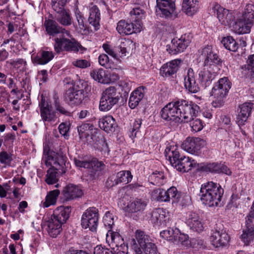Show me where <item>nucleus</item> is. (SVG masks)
<instances>
[{"label":"nucleus","mask_w":254,"mask_h":254,"mask_svg":"<svg viewBox=\"0 0 254 254\" xmlns=\"http://www.w3.org/2000/svg\"><path fill=\"white\" fill-rule=\"evenodd\" d=\"M200 111L199 107L195 103L186 100L180 99L168 103L161 110V118L166 122L188 123L195 132L201 130L203 123L199 119L194 120Z\"/></svg>","instance_id":"nucleus-1"},{"label":"nucleus","mask_w":254,"mask_h":254,"mask_svg":"<svg viewBox=\"0 0 254 254\" xmlns=\"http://www.w3.org/2000/svg\"><path fill=\"white\" fill-rule=\"evenodd\" d=\"M224 190L219 184L208 182L201 185L199 196L203 204L209 207L220 205Z\"/></svg>","instance_id":"nucleus-2"},{"label":"nucleus","mask_w":254,"mask_h":254,"mask_svg":"<svg viewBox=\"0 0 254 254\" xmlns=\"http://www.w3.org/2000/svg\"><path fill=\"white\" fill-rule=\"evenodd\" d=\"M71 212L70 207L60 206L54 211L51 218L45 223V227L49 236L56 238L62 232V225L67 220Z\"/></svg>","instance_id":"nucleus-3"},{"label":"nucleus","mask_w":254,"mask_h":254,"mask_svg":"<svg viewBox=\"0 0 254 254\" xmlns=\"http://www.w3.org/2000/svg\"><path fill=\"white\" fill-rule=\"evenodd\" d=\"M231 86V82L228 77H223L219 79L211 92V95L215 99L212 102L213 107L217 108L223 105L224 99L226 97Z\"/></svg>","instance_id":"nucleus-4"},{"label":"nucleus","mask_w":254,"mask_h":254,"mask_svg":"<svg viewBox=\"0 0 254 254\" xmlns=\"http://www.w3.org/2000/svg\"><path fill=\"white\" fill-rule=\"evenodd\" d=\"M152 197L161 202H167L172 199L173 202L179 203L181 205H184L183 197L188 199L189 196L185 195L184 194L179 192L176 188L172 187L167 190L162 189H157L153 190L151 192Z\"/></svg>","instance_id":"nucleus-5"},{"label":"nucleus","mask_w":254,"mask_h":254,"mask_svg":"<svg viewBox=\"0 0 254 254\" xmlns=\"http://www.w3.org/2000/svg\"><path fill=\"white\" fill-rule=\"evenodd\" d=\"M120 93L113 86L107 88L102 93L99 103V110L107 112L117 104L120 99Z\"/></svg>","instance_id":"nucleus-6"},{"label":"nucleus","mask_w":254,"mask_h":254,"mask_svg":"<svg viewBox=\"0 0 254 254\" xmlns=\"http://www.w3.org/2000/svg\"><path fill=\"white\" fill-rule=\"evenodd\" d=\"M87 84L85 82L77 83L66 92L65 99L68 104L77 106L80 104L86 96Z\"/></svg>","instance_id":"nucleus-7"},{"label":"nucleus","mask_w":254,"mask_h":254,"mask_svg":"<svg viewBox=\"0 0 254 254\" xmlns=\"http://www.w3.org/2000/svg\"><path fill=\"white\" fill-rule=\"evenodd\" d=\"M66 157L61 153H56L50 151L46 147L44 148V155L42 161L47 167H54L58 170H61L63 173L65 172Z\"/></svg>","instance_id":"nucleus-8"},{"label":"nucleus","mask_w":254,"mask_h":254,"mask_svg":"<svg viewBox=\"0 0 254 254\" xmlns=\"http://www.w3.org/2000/svg\"><path fill=\"white\" fill-rule=\"evenodd\" d=\"M155 12L158 17L167 19H174L178 15L174 0H157Z\"/></svg>","instance_id":"nucleus-9"},{"label":"nucleus","mask_w":254,"mask_h":254,"mask_svg":"<svg viewBox=\"0 0 254 254\" xmlns=\"http://www.w3.org/2000/svg\"><path fill=\"white\" fill-rule=\"evenodd\" d=\"M55 51L57 53L62 51L77 53L79 50L85 49L74 38H66L62 35L61 37L55 39L54 45Z\"/></svg>","instance_id":"nucleus-10"},{"label":"nucleus","mask_w":254,"mask_h":254,"mask_svg":"<svg viewBox=\"0 0 254 254\" xmlns=\"http://www.w3.org/2000/svg\"><path fill=\"white\" fill-rule=\"evenodd\" d=\"M99 220L98 210L95 207L88 208L83 213L81 219V225L83 228H88L91 231L97 229Z\"/></svg>","instance_id":"nucleus-11"},{"label":"nucleus","mask_w":254,"mask_h":254,"mask_svg":"<svg viewBox=\"0 0 254 254\" xmlns=\"http://www.w3.org/2000/svg\"><path fill=\"white\" fill-rule=\"evenodd\" d=\"M106 240L109 246L117 248L116 254H128L127 245L125 244L124 239L118 232L108 230Z\"/></svg>","instance_id":"nucleus-12"},{"label":"nucleus","mask_w":254,"mask_h":254,"mask_svg":"<svg viewBox=\"0 0 254 254\" xmlns=\"http://www.w3.org/2000/svg\"><path fill=\"white\" fill-rule=\"evenodd\" d=\"M190 43L189 36L184 34L180 38H175L172 39L171 43L166 46V50L170 54L176 55L184 52Z\"/></svg>","instance_id":"nucleus-13"},{"label":"nucleus","mask_w":254,"mask_h":254,"mask_svg":"<svg viewBox=\"0 0 254 254\" xmlns=\"http://www.w3.org/2000/svg\"><path fill=\"white\" fill-rule=\"evenodd\" d=\"M186 223L190 230L200 233L204 229L202 217L194 211H189L186 214Z\"/></svg>","instance_id":"nucleus-14"},{"label":"nucleus","mask_w":254,"mask_h":254,"mask_svg":"<svg viewBox=\"0 0 254 254\" xmlns=\"http://www.w3.org/2000/svg\"><path fill=\"white\" fill-rule=\"evenodd\" d=\"M201 56L204 59V65L209 66L211 65H220L221 64L222 60L218 55L214 52L211 46L207 45L199 51Z\"/></svg>","instance_id":"nucleus-15"},{"label":"nucleus","mask_w":254,"mask_h":254,"mask_svg":"<svg viewBox=\"0 0 254 254\" xmlns=\"http://www.w3.org/2000/svg\"><path fill=\"white\" fill-rule=\"evenodd\" d=\"M214 12L216 14L220 22L225 26H231L235 20V16L228 9L216 4L213 7Z\"/></svg>","instance_id":"nucleus-16"},{"label":"nucleus","mask_w":254,"mask_h":254,"mask_svg":"<svg viewBox=\"0 0 254 254\" xmlns=\"http://www.w3.org/2000/svg\"><path fill=\"white\" fill-rule=\"evenodd\" d=\"M198 168L204 172L212 174L224 173L227 175L231 174L230 170L224 164L218 162L207 163L200 164Z\"/></svg>","instance_id":"nucleus-17"},{"label":"nucleus","mask_w":254,"mask_h":254,"mask_svg":"<svg viewBox=\"0 0 254 254\" xmlns=\"http://www.w3.org/2000/svg\"><path fill=\"white\" fill-rule=\"evenodd\" d=\"M205 144V141L200 137L187 138L182 143V148L192 154L197 153Z\"/></svg>","instance_id":"nucleus-18"},{"label":"nucleus","mask_w":254,"mask_h":254,"mask_svg":"<svg viewBox=\"0 0 254 254\" xmlns=\"http://www.w3.org/2000/svg\"><path fill=\"white\" fill-rule=\"evenodd\" d=\"M230 238L228 234L223 230L212 231L210 237V242L215 248L224 247L228 245Z\"/></svg>","instance_id":"nucleus-19"},{"label":"nucleus","mask_w":254,"mask_h":254,"mask_svg":"<svg viewBox=\"0 0 254 254\" xmlns=\"http://www.w3.org/2000/svg\"><path fill=\"white\" fill-rule=\"evenodd\" d=\"M40 115L44 122H54L57 119L56 112L52 110L51 105L42 98L39 103Z\"/></svg>","instance_id":"nucleus-20"},{"label":"nucleus","mask_w":254,"mask_h":254,"mask_svg":"<svg viewBox=\"0 0 254 254\" xmlns=\"http://www.w3.org/2000/svg\"><path fill=\"white\" fill-rule=\"evenodd\" d=\"M169 220V212L165 209L158 208L152 211L150 221L154 225L160 226L166 225Z\"/></svg>","instance_id":"nucleus-21"},{"label":"nucleus","mask_w":254,"mask_h":254,"mask_svg":"<svg viewBox=\"0 0 254 254\" xmlns=\"http://www.w3.org/2000/svg\"><path fill=\"white\" fill-rule=\"evenodd\" d=\"M185 88L190 92L196 93L199 91V87L196 82L195 73L191 68L188 69L187 74L184 77Z\"/></svg>","instance_id":"nucleus-22"},{"label":"nucleus","mask_w":254,"mask_h":254,"mask_svg":"<svg viewBox=\"0 0 254 254\" xmlns=\"http://www.w3.org/2000/svg\"><path fill=\"white\" fill-rule=\"evenodd\" d=\"M83 194V191L79 186L72 184L66 186L62 191L64 198L66 201L81 197Z\"/></svg>","instance_id":"nucleus-23"},{"label":"nucleus","mask_w":254,"mask_h":254,"mask_svg":"<svg viewBox=\"0 0 254 254\" xmlns=\"http://www.w3.org/2000/svg\"><path fill=\"white\" fill-rule=\"evenodd\" d=\"M140 25H135L133 23L121 20L117 24V30L122 35H130L140 31Z\"/></svg>","instance_id":"nucleus-24"},{"label":"nucleus","mask_w":254,"mask_h":254,"mask_svg":"<svg viewBox=\"0 0 254 254\" xmlns=\"http://www.w3.org/2000/svg\"><path fill=\"white\" fill-rule=\"evenodd\" d=\"M181 63V60L176 59L164 64L160 68V74L165 77L171 76L177 72Z\"/></svg>","instance_id":"nucleus-25"},{"label":"nucleus","mask_w":254,"mask_h":254,"mask_svg":"<svg viewBox=\"0 0 254 254\" xmlns=\"http://www.w3.org/2000/svg\"><path fill=\"white\" fill-rule=\"evenodd\" d=\"M240 112L237 118V122L241 126L247 121L253 108V104L249 102L244 103L240 106Z\"/></svg>","instance_id":"nucleus-26"},{"label":"nucleus","mask_w":254,"mask_h":254,"mask_svg":"<svg viewBox=\"0 0 254 254\" xmlns=\"http://www.w3.org/2000/svg\"><path fill=\"white\" fill-rule=\"evenodd\" d=\"M165 155L171 165L175 168L178 165V162L181 157L178 147L176 145H171L166 147L165 150Z\"/></svg>","instance_id":"nucleus-27"},{"label":"nucleus","mask_w":254,"mask_h":254,"mask_svg":"<svg viewBox=\"0 0 254 254\" xmlns=\"http://www.w3.org/2000/svg\"><path fill=\"white\" fill-rule=\"evenodd\" d=\"M199 166L194 160H191L189 157L182 156L178 162V165H176L175 168L180 172H187L192 168H198Z\"/></svg>","instance_id":"nucleus-28"},{"label":"nucleus","mask_w":254,"mask_h":254,"mask_svg":"<svg viewBox=\"0 0 254 254\" xmlns=\"http://www.w3.org/2000/svg\"><path fill=\"white\" fill-rule=\"evenodd\" d=\"M252 24L245 20L242 16L233 24V28L235 33L239 34L249 33L251 31Z\"/></svg>","instance_id":"nucleus-29"},{"label":"nucleus","mask_w":254,"mask_h":254,"mask_svg":"<svg viewBox=\"0 0 254 254\" xmlns=\"http://www.w3.org/2000/svg\"><path fill=\"white\" fill-rule=\"evenodd\" d=\"M208 66H205L198 73L199 80L204 87L208 86L214 79L215 73L211 72Z\"/></svg>","instance_id":"nucleus-30"},{"label":"nucleus","mask_w":254,"mask_h":254,"mask_svg":"<svg viewBox=\"0 0 254 254\" xmlns=\"http://www.w3.org/2000/svg\"><path fill=\"white\" fill-rule=\"evenodd\" d=\"M144 88L140 86L134 90L130 94L128 105L131 109L136 107L144 96Z\"/></svg>","instance_id":"nucleus-31"},{"label":"nucleus","mask_w":254,"mask_h":254,"mask_svg":"<svg viewBox=\"0 0 254 254\" xmlns=\"http://www.w3.org/2000/svg\"><path fill=\"white\" fill-rule=\"evenodd\" d=\"M54 56L52 51L41 50L33 59V61L36 64L45 65L52 61Z\"/></svg>","instance_id":"nucleus-32"},{"label":"nucleus","mask_w":254,"mask_h":254,"mask_svg":"<svg viewBox=\"0 0 254 254\" xmlns=\"http://www.w3.org/2000/svg\"><path fill=\"white\" fill-rule=\"evenodd\" d=\"M98 125L101 129L107 132L114 131L116 126L115 120L111 116H106L100 119Z\"/></svg>","instance_id":"nucleus-33"},{"label":"nucleus","mask_w":254,"mask_h":254,"mask_svg":"<svg viewBox=\"0 0 254 254\" xmlns=\"http://www.w3.org/2000/svg\"><path fill=\"white\" fill-rule=\"evenodd\" d=\"M100 12L96 5L91 6L89 9V16L88 21L94 27L95 30L100 28Z\"/></svg>","instance_id":"nucleus-34"},{"label":"nucleus","mask_w":254,"mask_h":254,"mask_svg":"<svg viewBox=\"0 0 254 254\" xmlns=\"http://www.w3.org/2000/svg\"><path fill=\"white\" fill-rule=\"evenodd\" d=\"M133 46L132 41L126 39H121L118 41L115 50L120 57L127 56V53H128L131 46Z\"/></svg>","instance_id":"nucleus-35"},{"label":"nucleus","mask_w":254,"mask_h":254,"mask_svg":"<svg viewBox=\"0 0 254 254\" xmlns=\"http://www.w3.org/2000/svg\"><path fill=\"white\" fill-rule=\"evenodd\" d=\"M135 237V239L134 240L136 242H137V245L142 249L153 242V240L149 236L139 230L136 231Z\"/></svg>","instance_id":"nucleus-36"},{"label":"nucleus","mask_w":254,"mask_h":254,"mask_svg":"<svg viewBox=\"0 0 254 254\" xmlns=\"http://www.w3.org/2000/svg\"><path fill=\"white\" fill-rule=\"evenodd\" d=\"M182 10L188 15H193L198 10L197 0H183Z\"/></svg>","instance_id":"nucleus-37"},{"label":"nucleus","mask_w":254,"mask_h":254,"mask_svg":"<svg viewBox=\"0 0 254 254\" xmlns=\"http://www.w3.org/2000/svg\"><path fill=\"white\" fill-rule=\"evenodd\" d=\"M147 202L142 198H135L127 205L129 212L131 213L143 211L146 206Z\"/></svg>","instance_id":"nucleus-38"},{"label":"nucleus","mask_w":254,"mask_h":254,"mask_svg":"<svg viewBox=\"0 0 254 254\" xmlns=\"http://www.w3.org/2000/svg\"><path fill=\"white\" fill-rule=\"evenodd\" d=\"M45 25L47 33L53 36L60 32H63V30H65L64 28L60 26L57 22L53 20H46Z\"/></svg>","instance_id":"nucleus-39"},{"label":"nucleus","mask_w":254,"mask_h":254,"mask_svg":"<svg viewBox=\"0 0 254 254\" xmlns=\"http://www.w3.org/2000/svg\"><path fill=\"white\" fill-rule=\"evenodd\" d=\"M55 17L57 21L63 26H69L72 23V17L68 10L65 9L60 13L56 14Z\"/></svg>","instance_id":"nucleus-40"},{"label":"nucleus","mask_w":254,"mask_h":254,"mask_svg":"<svg viewBox=\"0 0 254 254\" xmlns=\"http://www.w3.org/2000/svg\"><path fill=\"white\" fill-rule=\"evenodd\" d=\"M60 193L59 190H55L49 191L45 198V201L43 203L44 207H48L51 205H55Z\"/></svg>","instance_id":"nucleus-41"},{"label":"nucleus","mask_w":254,"mask_h":254,"mask_svg":"<svg viewBox=\"0 0 254 254\" xmlns=\"http://www.w3.org/2000/svg\"><path fill=\"white\" fill-rule=\"evenodd\" d=\"M224 47L228 50L236 52L239 48V44L232 36L224 37L221 41Z\"/></svg>","instance_id":"nucleus-42"},{"label":"nucleus","mask_w":254,"mask_h":254,"mask_svg":"<svg viewBox=\"0 0 254 254\" xmlns=\"http://www.w3.org/2000/svg\"><path fill=\"white\" fill-rule=\"evenodd\" d=\"M58 169L54 167L50 168L47 171L45 182L48 185H53L57 183L59 181Z\"/></svg>","instance_id":"nucleus-43"},{"label":"nucleus","mask_w":254,"mask_h":254,"mask_svg":"<svg viewBox=\"0 0 254 254\" xmlns=\"http://www.w3.org/2000/svg\"><path fill=\"white\" fill-rule=\"evenodd\" d=\"M149 179L152 181V184L161 186L165 183V177L164 173L161 171H155L149 176Z\"/></svg>","instance_id":"nucleus-44"},{"label":"nucleus","mask_w":254,"mask_h":254,"mask_svg":"<svg viewBox=\"0 0 254 254\" xmlns=\"http://www.w3.org/2000/svg\"><path fill=\"white\" fill-rule=\"evenodd\" d=\"M245 20L253 24L254 22V5L251 3L247 4L242 14Z\"/></svg>","instance_id":"nucleus-45"},{"label":"nucleus","mask_w":254,"mask_h":254,"mask_svg":"<svg viewBox=\"0 0 254 254\" xmlns=\"http://www.w3.org/2000/svg\"><path fill=\"white\" fill-rule=\"evenodd\" d=\"M132 179V175L129 171H121L118 172L116 176V184L125 183L127 184Z\"/></svg>","instance_id":"nucleus-46"},{"label":"nucleus","mask_w":254,"mask_h":254,"mask_svg":"<svg viewBox=\"0 0 254 254\" xmlns=\"http://www.w3.org/2000/svg\"><path fill=\"white\" fill-rule=\"evenodd\" d=\"M90 75L95 80L100 83H107L105 71L102 68L92 70L90 72Z\"/></svg>","instance_id":"nucleus-47"},{"label":"nucleus","mask_w":254,"mask_h":254,"mask_svg":"<svg viewBox=\"0 0 254 254\" xmlns=\"http://www.w3.org/2000/svg\"><path fill=\"white\" fill-rule=\"evenodd\" d=\"M241 238L245 245H249L254 240V229L246 227V228L243 230Z\"/></svg>","instance_id":"nucleus-48"},{"label":"nucleus","mask_w":254,"mask_h":254,"mask_svg":"<svg viewBox=\"0 0 254 254\" xmlns=\"http://www.w3.org/2000/svg\"><path fill=\"white\" fill-rule=\"evenodd\" d=\"M174 238V241H173L174 243L184 246L190 244L189 236L186 234L180 233L178 230L176 231Z\"/></svg>","instance_id":"nucleus-49"},{"label":"nucleus","mask_w":254,"mask_h":254,"mask_svg":"<svg viewBox=\"0 0 254 254\" xmlns=\"http://www.w3.org/2000/svg\"><path fill=\"white\" fill-rule=\"evenodd\" d=\"M93 128V126L90 124H83L77 127L78 132L80 137H86L89 136Z\"/></svg>","instance_id":"nucleus-50"},{"label":"nucleus","mask_w":254,"mask_h":254,"mask_svg":"<svg viewBox=\"0 0 254 254\" xmlns=\"http://www.w3.org/2000/svg\"><path fill=\"white\" fill-rule=\"evenodd\" d=\"M12 155L6 151L0 152V162L6 166H10L12 161Z\"/></svg>","instance_id":"nucleus-51"},{"label":"nucleus","mask_w":254,"mask_h":254,"mask_svg":"<svg viewBox=\"0 0 254 254\" xmlns=\"http://www.w3.org/2000/svg\"><path fill=\"white\" fill-rule=\"evenodd\" d=\"M99 64L106 68H113V64L110 61L108 56L105 54H101L98 57Z\"/></svg>","instance_id":"nucleus-52"},{"label":"nucleus","mask_w":254,"mask_h":254,"mask_svg":"<svg viewBox=\"0 0 254 254\" xmlns=\"http://www.w3.org/2000/svg\"><path fill=\"white\" fill-rule=\"evenodd\" d=\"M246 227L254 229V202L253 203L248 215L246 217Z\"/></svg>","instance_id":"nucleus-53"},{"label":"nucleus","mask_w":254,"mask_h":254,"mask_svg":"<svg viewBox=\"0 0 254 254\" xmlns=\"http://www.w3.org/2000/svg\"><path fill=\"white\" fill-rule=\"evenodd\" d=\"M142 121L141 119H137L134 121L129 134V136L132 138L136 136V134L139 131L142 124Z\"/></svg>","instance_id":"nucleus-54"},{"label":"nucleus","mask_w":254,"mask_h":254,"mask_svg":"<svg viewBox=\"0 0 254 254\" xmlns=\"http://www.w3.org/2000/svg\"><path fill=\"white\" fill-rule=\"evenodd\" d=\"M175 233L176 232L173 229L169 228L161 231L160 232V236L165 240L173 242L174 241Z\"/></svg>","instance_id":"nucleus-55"},{"label":"nucleus","mask_w":254,"mask_h":254,"mask_svg":"<svg viewBox=\"0 0 254 254\" xmlns=\"http://www.w3.org/2000/svg\"><path fill=\"white\" fill-rule=\"evenodd\" d=\"M74 14L79 28L81 29H85L86 27L85 24V18L82 13L80 12L78 8H75Z\"/></svg>","instance_id":"nucleus-56"},{"label":"nucleus","mask_w":254,"mask_h":254,"mask_svg":"<svg viewBox=\"0 0 254 254\" xmlns=\"http://www.w3.org/2000/svg\"><path fill=\"white\" fill-rule=\"evenodd\" d=\"M130 16L135 17L136 21L142 19L144 16V11L140 6H136L130 11Z\"/></svg>","instance_id":"nucleus-57"},{"label":"nucleus","mask_w":254,"mask_h":254,"mask_svg":"<svg viewBox=\"0 0 254 254\" xmlns=\"http://www.w3.org/2000/svg\"><path fill=\"white\" fill-rule=\"evenodd\" d=\"M103 221L106 227L111 230L113 226L114 225L113 216L109 212H107L103 217Z\"/></svg>","instance_id":"nucleus-58"},{"label":"nucleus","mask_w":254,"mask_h":254,"mask_svg":"<svg viewBox=\"0 0 254 254\" xmlns=\"http://www.w3.org/2000/svg\"><path fill=\"white\" fill-rule=\"evenodd\" d=\"M90 165H91V168H92L95 171L94 173L95 175L96 174L97 172L101 171L104 170L105 167V164L102 162L99 161L95 159L90 160Z\"/></svg>","instance_id":"nucleus-59"},{"label":"nucleus","mask_w":254,"mask_h":254,"mask_svg":"<svg viewBox=\"0 0 254 254\" xmlns=\"http://www.w3.org/2000/svg\"><path fill=\"white\" fill-rule=\"evenodd\" d=\"M54 107L55 110L60 114L65 116L70 115V112L61 105L58 99H55Z\"/></svg>","instance_id":"nucleus-60"},{"label":"nucleus","mask_w":254,"mask_h":254,"mask_svg":"<svg viewBox=\"0 0 254 254\" xmlns=\"http://www.w3.org/2000/svg\"><path fill=\"white\" fill-rule=\"evenodd\" d=\"M72 64L80 68H85L90 66V62L86 60L78 59L73 61L72 62Z\"/></svg>","instance_id":"nucleus-61"},{"label":"nucleus","mask_w":254,"mask_h":254,"mask_svg":"<svg viewBox=\"0 0 254 254\" xmlns=\"http://www.w3.org/2000/svg\"><path fill=\"white\" fill-rule=\"evenodd\" d=\"M102 47L107 54L114 59H118V54L116 50L115 51L110 45L107 44H104Z\"/></svg>","instance_id":"nucleus-62"},{"label":"nucleus","mask_w":254,"mask_h":254,"mask_svg":"<svg viewBox=\"0 0 254 254\" xmlns=\"http://www.w3.org/2000/svg\"><path fill=\"white\" fill-rule=\"evenodd\" d=\"M143 249L145 254H159L157 247L153 242Z\"/></svg>","instance_id":"nucleus-63"},{"label":"nucleus","mask_w":254,"mask_h":254,"mask_svg":"<svg viewBox=\"0 0 254 254\" xmlns=\"http://www.w3.org/2000/svg\"><path fill=\"white\" fill-rule=\"evenodd\" d=\"M94 254H115L112 251L102 246H97L94 248Z\"/></svg>","instance_id":"nucleus-64"}]
</instances>
